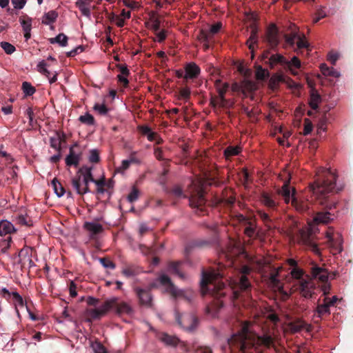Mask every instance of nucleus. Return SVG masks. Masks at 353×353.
I'll list each match as a JSON object with an SVG mask.
<instances>
[{
	"label": "nucleus",
	"instance_id": "a878e982",
	"mask_svg": "<svg viewBox=\"0 0 353 353\" xmlns=\"http://www.w3.org/2000/svg\"><path fill=\"white\" fill-rule=\"evenodd\" d=\"M17 230L10 221L7 220L0 221V236H5L15 232Z\"/></svg>",
	"mask_w": 353,
	"mask_h": 353
},
{
	"label": "nucleus",
	"instance_id": "bf43d9fd",
	"mask_svg": "<svg viewBox=\"0 0 353 353\" xmlns=\"http://www.w3.org/2000/svg\"><path fill=\"white\" fill-rule=\"evenodd\" d=\"M139 196V190L137 188L133 187L131 192L128 196V200L130 203H133L138 199Z\"/></svg>",
	"mask_w": 353,
	"mask_h": 353
},
{
	"label": "nucleus",
	"instance_id": "423d86ee",
	"mask_svg": "<svg viewBox=\"0 0 353 353\" xmlns=\"http://www.w3.org/2000/svg\"><path fill=\"white\" fill-rule=\"evenodd\" d=\"M252 269L248 265H243L241 268V274L238 281L233 283L232 286V295L234 299H238L241 293L248 292L251 289V283L248 278V275L250 274Z\"/></svg>",
	"mask_w": 353,
	"mask_h": 353
},
{
	"label": "nucleus",
	"instance_id": "5701e85b",
	"mask_svg": "<svg viewBox=\"0 0 353 353\" xmlns=\"http://www.w3.org/2000/svg\"><path fill=\"white\" fill-rule=\"evenodd\" d=\"M289 327L294 333L299 332L303 329H305L307 332L310 331V325L300 319L290 323Z\"/></svg>",
	"mask_w": 353,
	"mask_h": 353
},
{
	"label": "nucleus",
	"instance_id": "58836bf2",
	"mask_svg": "<svg viewBox=\"0 0 353 353\" xmlns=\"http://www.w3.org/2000/svg\"><path fill=\"white\" fill-rule=\"evenodd\" d=\"M32 21V19L28 15H24L19 17V22L22 26L23 32L31 31Z\"/></svg>",
	"mask_w": 353,
	"mask_h": 353
},
{
	"label": "nucleus",
	"instance_id": "37998d69",
	"mask_svg": "<svg viewBox=\"0 0 353 353\" xmlns=\"http://www.w3.org/2000/svg\"><path fill=\"white\" fill-rule=\"evenodd\" d=\"M254 90V84L250 81H244L239 88V90L246 96L248 92H250Z\"/></svg>",
	"mask_w": 353,
	"mask_h": 353
},
{
	"label": "nucleus",
	"instance_id": "393cba45",
	"mask_svg": "<svg viewBox=\"0 0 353 353\" xmlns=\"http://www.w3.org/2000/svg\"><path fill=\"white\" fill-rule=\"evenodd\" d=\"M287 59L280 54H272L268 60L265 61V64L268 65L271 69H273L277 64L285 65Z\"/></svg>",
	"mask_w": 353,
	"mask_h": 353
},
{
	"label": "nucleus",
	"instance_id": "864d4df0",
	"mask_svg": "<svg viewBox=\"0 0 353 353\" xmlns=\"http://www.w3.org/2000/svg\"><path fill=\"white\" fill-rule=\"evenodd\" d=\"M79 121L83 123H85L90 125L94 124V119L93 116L89 113L80 116Z\"/></svg>",
	"mask_w": 353,
	"mask_h": 353
},
{
	"label": "nucleus",
	"instance_id": "f3484780",
	"mask_svg": "<svg viewBox=\"0 0 353 353\" xmlns=\"http://www.w3.org/2000/svg\"><path fill=\"white\" fill-rule=\"evenodd\" d=\"M115 312L118 315H128L132 316L134 314V310L128 303L125 301H119V299L116 298V303L114 305Z\"/></svg>",
	"mask_w": 353,
	"mask_h": 353
},
{
	"label": "nucleus",
	"instance_id": "0eeeda50",
	"mask_svg": "<svg viewBox=\"0 0 353 353\" xmlns=\"http://www.w3.org/2000/svg\"><path fill=\"white\" fill-rule=\"evenodd\" d=\"M299 243L311 250L316 255L320 256L321 251L315 241L314 236L310 228H306L299 230L298 234Z\"/></svg>",
	"mask_w": 353,
	"mask_h": 353
},
{
	"label": "nucleus",
	"instance_id": "39448f33",
	"mask_svg": "<svg viewBox=\"0 0 353 353\" xmlns=\"http://www.w3.org/2000/svg\"><path fill=\"white\" fill-rule=\"evenodd\" d=\"M192 188L189 196V205L199 215H204L207 212V200L202 185L192 183Z\"/></svg>",
	"mask_w": 353,
	"mask_h": 353
},
{
	"label": "nucleus",
	"instance_id": "dca6fc26",
	"mask_svg": "<svg viewBox=\"0 0 353 353\" xmlns=\"http://www.w3.org/2000/svg\"><path fill=\"white\" fill-rule=\"evenodd\" d=\"M290 178H288L282 187L277 190L278 194L283 197L285 203L287 204L291 203L293 196H296L297 194L296 189L290 187Z\"/></svg>",
	"mask_w": 353,
	"mask_h": 353
},
{
	"label": "nucleus",
	"instance_id": "a211bd4d",
	"mask_svg": "<svg viewBox=\"0 0 353 353\" xmlns=\"http://www.w3.org/2000/svg\"><path fill=\"white\" fill-rule=\"evenodd\" d=\"M83 227L89 232L90 239L92 240L97 239V235L103 231V225L96 222H85Z\"/></svg>",
	"mask_w": 353,
	"mask_h": 353
},
{
	"label": "nucleus",
	"instance_id": "a19ab883",
	"mask_svg": "<svg viewBox=\"0 0 353 353\" xmlns=\"http://www.w3.org/2000/svg\"><path fill=\"white\" fill-rule=\"evenodd\" d=\"M58 17V14L54 10H50L43 16L42 23L48 25L54 23Z\"/></svg>",
	"mask_w": 353,
	"mask_h": 353
},
{
	"label": "nucleus",
	"instance_id": "412c9836",
	"mask_svg": "<svg viewBox=\"0 0 353 353\" xmlns=\"http://www.w3.org/2000/svg\"><path fill=\"white\" fill-rule=\"evenodd\" d=\"M266 39L270 46L273 48L278 46L279 43L278 37V31L274 25H272L268 30Z\"/></svg>",
	"mask_w": 353,
	"mask_h": 353
},
{
	"label": "nucleus",
	"instance_id": "a18cd8bd",
	"mask_svg": "<svg viewBox=\"0 0 353 353\" xmlns=\"http://www.w3.org/2000/svg\"><path fill=\"white\" fill-rule=\"evenodd\" d=\"M16 221L17 223L21 225L30 226L32 225L30 218L26 214H18L16 217Z\"/></svg>",
	"mask_w": 353,
	"mask_h": 353
},
{
	"label": "nucleus",
	"instance_id": "774afa93",
	"mask_svg": "<svg viewBox=\"0 0 353 353\" xmlns=\"http://www.w3.org/2000/svg\"><path fill=\"white\" fill-rule=\"evenodd\" d=\"M94 353H108L105 347L100 343H95L92 345Z\"/></svg>",
	"mask_w": 353,
	"mask_h": 353
},
{
	"label": "nucleus",
	"instance_id": "4468645a",
	"mask_svg": "<svg viewBox=\"0 0 353 353\" xmlns=\"http://www.w3.org/2000/svg\"><path fill=\"white\" fill-rule=\"evenodd\" d=\"M291 205L299 213L307 212L310 210V202L302 194H297L293 196L291 201Z\"/></svg>",
	"mask_w": 353,
	"mask_h": 353
},
{
	"label": "nucleus",
	"instance_id": "7c9ffc66",
	"mask_svg": "<svg viewBox=\"0 0 353 353\" xmlns=\"http://www.w3.org/2000/svg\"><path fill=\"white\" fill-rule=\"evenodd\" d=\"M327 237L330 245L339 252H341L343 250L341 236L338 235L337 239H334L332 235L327 234Z\"/></svg>",
	"mask_w": 353,
	"mask_h": 353
},
{
	"label": "nucleus",
	"instance_id": "052dcab7",
	"mask_svg": "<svg viewBox=\"0 0 353 353\" xmlns=\"http://www.w3.org/2000/svg\"><path fill=\"white\" fill-rule=\"evenodd\" d=\"M114 185V181L112 179H109L108 181L105 180V187L108 192V200H110L112 196V194L113 192Z\"/></svg>",
	"mask_w": 353,
	"mask_h": 353
},
{
	"label": "nucleus",
	"instance_id": "680f3d73",
	"mask_svg": "<svg viewBox=\"0 0 353 353\" xmlns=\"http://www.w3.org/2000/svg\"><path fill=\"white\" fill-rule=\"evenodd\" d=\"M244 233L250 238L255 237L256 236V226H245Z\"/></svg>",
	"mask_w": 353,
	"mask_h": 353
},
{
	"label": "nucleus",
	"instance_id": "8fccbe9b",
	"mask_svg": "<svg viewBox=\"0 0 353 353\" xmlns=\"http://www.w3.org/2000/svg\"><path fill=\"white\" fill-rule=\"evenodd\" d=\"M22 89L25 94L28 96L32 95L36 91L35 88L30 83L26 81L23 83Z\"/></svg>",
	"mask_w": 353,
	"mask_h": 353
},
{
	"label": "nucleus",
	"instance_id": "3c124183",
	"mask_svg": "<svg viewBox=\"0 0 353 353\" xmlns=\"http://www.w3.org/2000/svg\"><path fill=\"white\" fill-rule=\"evenodd\" d=\"M89 161L92 163H97L100 161L99 152L97 149H93L90 151L88 157Z\"/></svg>",
	"mask_w": 353,
	"mask_h": 353
},
{
	"label": "nucleus",
	"instance_id": "72a5a7b5",
	"mask_svg": "<svg viewBox=\"0 0 353 353\" xmlns=\"http://www.w3.org/2000/svg\"><path fill=\"white\" fill-rule=\"evenodd\" d=\"M116 303V297L106 300L99 308L101 314L105 315L110 309L114 308Z\"/></svg>",
	"mask_w": 353,
	"mask_h": 353
},
{
	"label": "nucleus",
	"instance_id": "f8f14e48",
	"mask_svg": "<svg viewBox=\"0 0 353 353\" xmlns=\"http://www.w3.org/2000/svg\"><path fill=\"white\" fill-rule=\"evenodd\" d=\"M168 293L170 294L174 298L181 299L189 303L192 302L196 296L195 292L192 290H181L177 288L175 285H171V287L168 289Z\"/></svg>",
	"mask_w": 353,
	"mask_h": 353
},
{
	"label": "nucleus",
	"instance_id": "9d476101",
	"mask_svg": "<svg viewBox=\"0 0 353 353\" xmlns=\"http://www.w3.org/2000/svg\"><path fill=\"white\" fill-rule=\"evenodd\" d=\"M279 274L278 270H272L268 277V284L272 290L281 294L282 300L285 301L290 297V294L284 290L283 283L279 279Z\"/></svg>",
	"mask_w": 353,
	"mask_h": 353
},
{
	"label": "nucleus",
	"instance_id": "f257e3e1",
	"mask_svg": "<svg viewBox=\"0 0 353 353\" xmlns=\"http://www.w3.org/2000/svg\"><path fill=\"white\" fill-rule=\"evenodd\" d=\"M336 174L331 169L320 168L313 183L310 185L314 205L325 210L314 216V221L317 224H326L333 220V214L329 210L336 208L337 200L334 194L341 190L336 187Z\"/></svg>",
	"mask_w": 353,
	"mask_h": 353
},
{
	"label": "nucleus",
	"instance_id": "79ce46f5",
	"mask_svg": "<svg viewBox=\"0 0 353 353\" xmlns=\"http://www.w3.org/2000/svg\"><path fill=\"white\" fill-rule=\"evenodd\" d=\"M285 65H288L292 72V74L296 75L297 74L296 72H295L292 67H294L296 69H299L301 67V61L299 59L296 57H292L291 61H288L285 63Z\"/></svg>",
	"mask_w": 353,
	"mask_h": 353
},
{
	"label": "nucleus",
	"instance_id": "69168bd1",
	"mask_svg": "<svg viewBox=\"0 0 353 353\" xmlns=\"http://www.w3.org/2000/svg\"><path fill=\"white\" fill-rule=\"evenodd\" d=\"M100 262L103 265V266L106 268H110V269L113 270L116 267L115 264L111 260H110L109 259H107V258L100 259Z\"/></svg>",
	"mask_w": 353,
	"mask_h": 353
},
{
	"label": "nucleus",
	"instance_id": "f704fd0d",
	"mask_svg": "<svg viewBox=\"0 0 353 353\" xmlns=\"http://www.w3.org/2000/svg\"><path fill=\"white\" fill-rule=\"evenodd\" d=\"M68 40V37L65 35L63 33H60L57 37L49 39V41L50 43H58L59 44V46L62 47H65L67 46Z\"/></svg>",
	"mask_w": 353,
	"mask_h": 353
},
{
	"label": "nucleus",
	"instance_id": "09e8293b",
	"mask_svg": "<svg viewBox=\"0 0 353 353\" xmlns=\"http://www.w3.org/2000/svg\"><path fill=\"white\" fill-rule=\"evenodd\" d=\"M0 46L7 54H12L16 51V48L11 43L7 41H1Z\"/></svg>",
	"mask_w": 353,
	"mask_h": 353
},
{
	"label": "nucleus",
	"instance_id": "ddd939ff",
	"mask_svg": "<svg viewBox=\"0 0 353 353\" xmlns=\"http://www.w3.org/2000/svg\"><path fill=\"white\" fill-rule=\"evenodd\" d=\"M134 291L139 299L140 305L150 308L152 307V296L149 289L136 287Z\"/></svg>",
	"mask_w": 353,
	"mask_h": 353
},
{
	"label": "nucleus",
	"instance_id": "13d9d810",
	"mask_svg": "<svg viewBox=\"0 0 353 353\" xmlns=\"http://www.w3.org/2000/svg\"><path fill=\"white\" fill-rule=\"evenodd\" d=\"M159 281L160 283L163 285H168L166 290L168 292V289L171 287V285H174L172 282L171 281L170 278L165 275L163 274L159 277Z\"/></svg>",
	"mask_w": 353,
	"mask_h": 353
},
{
	"label": "nucleus",
	"instance_id": "49530a36",
	"mask_svg": "<svg viewBox=\"0 0 353 353\" xmlns=\"http://www.w3.org/2000/svg\"><path fill=\"white\" fill-rule=\"evenodd\" d=\"M320 69L322 74L325 76L337 77L338 73L332 68H330L325 63H322L320 65Z\"/></svg>",
	"mask_w": 353,
	"mask_h": 353
},
{
	"label": "nucleus",
	"instance_id": "bb28decb",
	"mask_svg": "<svg viewBox=\"0 0 353 353\" xmlns=\"http://www.w3.org/2000/svg\"><path fill=\"white\" fill-rule=\"evenodd\" d=\"M321 101V95L318 93L316 89H312L310 92V97L309 101V105L310 108L316 110L319 108V104Z\"/></svg>",
	"mask_w": 353,
	"mask_h": 353
},
{
	"label": "nucleus",
	"instance_id": "4d7b16f0",
	"mask_svg": "<svg viewBox=\"0 0 353 353\" xmlns=\"http://www.w3.org/2000/svg\"><path fill=\"white\" fill-rule=\"evenodd\" d=\"M94 110L99 112L101 115H106L109 111V109L105 104L96 103L94 105Z\"/></svg>",
	"mask_w": 353,
	"mask_h": 353
},
{
	"label": "nucleus",
	"instance_id": "4c0bfd02",
	"mask_svg": "<svg viewBox=\"0 0 353 353\" xmlns=\"http://www.w3.org/2000/svg\"><path fill=\"white\" fill-rule=\"evenodd\" d=\"M51 183H52V185L54 190V192L59 197L62 196L65 194V188H63L62 184L57 180V178H54L52 181Z\"/></svg>",
	"mask_w": 353,
	"mask_h": 353
},
{
	"label": "nucleus",
	"instance_id": "de8ad7c7",
	"mask_svg": "<svg viewBox=\"0 0 353 353\" xmlns=\"http://www.w3.org/2000/svg\"><path fill=\"white\" fill-rule=\"evenodd\" d=\"M86 314L88 317L92 320L99 319L101 316H103L100 312V310L98 308L88 309L86 310Z\"/></svg>",
	"mask_w": 353,
	"mask_h": 353
},
{
	"label": "nucleus",
	"instance_id": "e2e57ef3",
	"mask_svg": "<svg viewBox=\"0 0 353 353\" xmlns=\"http://www.w3.org/2000/svg\"><path fill=\"white\" fill-rule=\"evenodd\" d=\"M199 37L202 42L209 43L210 40L212 39V35L209 32L201 30L199 33Z\"/></svg>",
	"mask_w": 353,
	"mask_h": 353
},
{
	"label": "nucleus",
	"instance_id": "9b49d317",
	"mask_svg": "<svg viewBox=\"0 0 353 353\" xmlns=\"http://www.w3.org/2000/svg\"><path fill=\"white\" fill-rule=\"evenodd\" d=\"M176 321L181 327L188 331L194 330L199 324L198 318L193 314H188L182 316L179 313H176Z\"/></svg>",
	"mask_w": 353,
	"mask_h": 353
},
{
	"label": "nucleus",
	"instance_id": "f03ea898",
	"mask_svg": "<svg viewBox=\"0 0 353 353\" xmlns=\"http://www.w3.org/2000/svg\"><path fill=\"white\" fill-rule=\"evenodd\" d=\"M201 280V290L203 295L210 294L214 301L211 305H207L205 313L212 318L216 317L219 310L223 306L222 298L225 297L230 290L221 281L223 275L219 271L210 269L203 270Z\"/></svg>",
	"mask_w": 353,
	"mask_h": 353
},
{
	"label": "nucleus",
	"instance_id": "7ed1b4c3",
	"mask_svg": "<svg viewBox=\"0 0 353 353\" xmlns=\"http://www.w3.org/2000/svg\"><path fill=\"white\" fill-rule=\"evenodd\" d=\"M256 342L268 348L274 346V338L269 332L256 336L250 331L249 324L244 322L241 330L228 340V346L230 353H245L252 348Z\"/></svg>",
	"mask_w": 353,
	"mask_h": 353
},
{
	"label": "nucleus",
	"instance_id": "e433bc0d",
	"mask_svg": "<svg viewBox=\"0 0 353 353\" xmlns=\"http://www.w3.org/2000/svg\"><path fill=\"white\" fill-rule=\"evenodd\" d=\"M292 277L296 280H297L296 283L300 282V280H305L307 279V275L305 278H304L305 271L299 267H295V268H292L290 272Z\"/></svg>",
	"mask_w": 353,
	"mask_h": 353
},
{
	"label": "nucleus",
	"instance_id": "cd10ccee",
	"mask_svg": "<svg viewBox=\"0 0 353 353\" xmlns=\"http://www.w3.org/2000/svg\"><path fill=\"white\" fill-rule=\"evenodd\" d=\"M210 105L215 108L217 106H219L221 108H229L230 107V101L225 99V97H223V99L221 97H212L210 99Z\"/></svg>",
	"mask_w": 353,
	"mask_h": 353
},
{
	"label": "nucleus",
	"instance_id": "c85d7f7f",
	"mask_svg": "<svg viewBox=\"0 0 353 353\" xmlns=\"http://www.w3.org/2000/svg\"><path fill=\"white\" fill-rule=\"evenodd\" d=\"M208 244V241H202V240H196L192 242L188 243L185 248V254L188 257L191 252L195 248H201L205 245Z\"/></svg>",
	"mask_w": 353,
	"mask_h": 353
},
{
	"label": "nucleus",
	"instance_id": "c03bdc74",
	"mask_svg": "<svg viewBox=\"0 0 353 353\" xmlns=\"http://www.w3.org/2000/svg\"><path fill=\"white\" fill-rule=\"evenodd\" d=\"M215 85L218 92L219 95L217 97H225V94L229 88V84L227 83L221 85V81L216 80L215 82Z\"/></svg>",
	"mask_w": 353,
	"mask_h": 353
},
{
	"label": "nucleus",
	"instance_id": "20e7f679",
	"mask_svg": "<svg viewBox=\"0 0 353 353\" xmlns=\"http://www.w3.org/2000/svg\"><path fill=\"white\" fill-rule=\"evenodd\" d=\"M92 170V167L83 165L78 170L75 176L72 178V186L78 194L83 195L90 192L89 183L94 181Z\"/></svg>",
	"mask_w": 353,
	"mask_h": 353
},
{
	"label": "nucleus",
	"instance_id": "473e14b6",
	"mask_svg": "<svg viewBox=\"0 0 353 353\" xmlns=\"http://www.w3.org/2000/svg\"><path fill=\"white\" fill-rule=\"evenodd\" d=\"M257 214L260 217V219L263 221L264 224L268 228H271L272 227V219H271V216H272V213H267L263 210H257Z\"/></svg>",
	"mask_w": 353,
	"mask_h": 353
},
{
	"label": "nucleus",
	"instance_id": "5fc2aeb1",
	"mask_svg": "<svg viewBox=\"0 0 353 353\" xmlns=\"http://www.w3.org/2000/svg\"><path fill=\"white\" fill-rule=\"evenodd\" d=\"M76 5L79 8L83 15L86 17H89L90 15V10L88 7L85 6V1H77L76 3Z\"/></svg>",
	"mask_w": 353,
	"mask_h": 353
},
{
	"label": "nucleus",
	"instance_id": "1a4fd4ad",
	"mask_svg": "<svg viewBox=\"0 0 353 353\" xmlns=\"http://www.w3.org/2000/svg\"><path fill=\"white\" fill-rule=\"evenodd\" d=\"M310 273L313 279H319L324 283L322 286V291L323 292L324 295H327L330 290V285L327 283V270L318 266L316 264H313L310 269Z\"/></svg>",
	"mask_w": 353,
	"mask_h": 353
},
{
	"label": "nucleus",
	"instance_id": "b1692460",
	"mask_svg": "<svg viewBox=\"0 0 353 353\" xmlns=\"http://www.w3.org/2000/svg\"><path fill=\"white\" fill-rule=\"evenodd\" d=\"M77 145V144L76 143L70 148L69 154L65 158V164L68 166L74 165L77 168L79 165L80 155L76 154L73 149V148Z\"/></svg>",
	"mask_w": 353,
	"mask_h": 353
},
{
	"label": "nucleus",
	"instance_id": "ea45409f",
	"mask_svg": "<svg viewBox=\"0 0 353 353\" xmlns=\"http://www.w3.org/2000/svg\"><path fill=\"white\" fill-rule=\"evenodd\" d=\"M257 42V30L254 28L251 31L250 36L248 39L246 44L248 46V48L252 52L254 48V44Z\"/></svg>",
	"mask_w": 353,
	"mask_h": 353
},
{
	"label": "nucleus",
	"instance_id": "aec40b11",
	"mask_svg": "<svg viewBox=\"0 0 353 353\" xmlns=\"http://www.w3.org/2000/svg\"><path fill=\"white\" fill-rule=\"evenodd\" d=\"M157 339L167 346L175 347L179 343L180 340L175 336L170 335L165 332H159Z\"/></svg>",
	"mask_w": 353,
	"mask_h": 353
},
{
	"label": "nucleus",
	"instance_id": "338daca9",
	"mask_svg": "<svg viewBox=\"0 0 353 353\" xmlns=\"http://www.w3.org/2000/svg\"><path fill=\"white\" fill-rule=\"evenodd\" d=\"M134 160L132 158H131L130 160L122 161L121 165L117 168V171L118 172H123L129 168L131 162H132Z\"/></svg>",
	"mask_w": 353,
	"mask_h": 353
},
{
	"label": "nucleus",
	"instance_id": "0e129e2a",
	"mask_svg": "<svg viewBox=\"0 0 353 353\" xmlns=\"http://www.w3.org/2000/svg\"><path fill=\"white\" fill-rule=\"evenodd\" d=\"M269 75V72L267 70L263 68L261 66H259L256 69V77L259 79H264Z\"/></svg>",
	"mask_w": 353,
	"mask_h": 353
},
{
	"label": "nucleus",
	"instance_id": "2f4dec72",
	"mask_svg": "<svg viewBox=\"0 0 353 353\" xmlns=\"http://www.w3.org/2000/svg\"><path fill=\"white\" fill-rule=\"evenodd\" d=\"M180 264L181 263L178 261L170 262L168 265V270L172 274L177 275L181 279H185L186 278L185 275L179 270Z\"/></svg>",
	"mask_w": 353,
	"mask_h": 353
},
{
	"label": "nucleus",
	"instance_id": "2eb2a0df",
	"mask_svg": "<svg viewBox=\"0 0 353 353\" xmlns=\"http://www.w3.org/2000/svg\"><path fill=\"white\" fill-rule=\"evenodd\" d=\"M260 201L268 209L270 213L277 211L279 202L276 200L275 196L266 192H263L260 196Z\"/></svg>",
	"mask_w": 353,
	"mask_h": 353
},
{
	"label": "nucleus",
	"instance_id": "c756f323",
	"mask_svg": "<svg viewBox=\"0 0 353 353\" xmlns=\"http://www.w3.org/2000/svg\"><path fill=\"white\" fill-rule=\"evenodd\" d=\"M141 272V270L139 267L130 265L124 268L122 270V274L126 277H132L138 275Z\"/></svg>",
	"mask_w": 353,
	"mask_h": 353
},
{
	"label": "nucleus",
	"instance_id": "4be33fe9",
	"mask_svg": "<svg viewBox=\"0 0 353 353\" xmlns=\"http://www.w3.org/2000/svg\"><path fill=\"white\" fill-rule=\"evenodd\" d=\"M330 306L327 304V303L323 300L322 303H318L314 310V316L321 319H323L324 317L330 314Z\"/></svg>",
	"mask_w": 353,
	"mask_h": 353
},
{
	"label": "nucleus",
	"instance_id": "6e6552de",
	"mask_svg": "<svg viewBox=\"0 0 353 353\" xmlns=\"http://www.w3.org/2000/svg\"><path fill=\"white\" fill-rule=\"evenodd\" d=\"M294 286L301 296L305 299H312L315 294L316 284L308 275H307V279L300 280V282L296 283Z\"/></svg>",
	"mask_w": 353,
	"mask_h": 353
},
{
	"label": "nucleus",
	"instance_id": "6e6d98bb",
	"mask_svg": "<svg viewBox=\"0 0 353 353\" xmlns=\"http://www.w3.org/2000/svg\"><path fill=\"white\" fill-rule=\"evenodd\" d=\"M297 39L298 41L296 42V45L299 49L306 48L307 50H310V44L305 40V37L304 35H303V37L298 36Z\"/></svg>",
	"mask_w": 353,
	"mask_h": 353
},
{
	"label": "nucleus",
	"instance_id": "c9c22d12",
	"mask_svg": "<svg viewBox=\"0 0 353 353\" xmlns=\"http://www.w3.org/2000/svg\"><path fill=\"white\" fill-rule=\"evenodd\" d=\"M241 152V148L239 146L230 145L227 147L224 150V157L226 159H230L234 156L238 155Z\"/></svg>",
	"mask_w": 353,
	"mask_h": 353
},
{
	"label": "nucleus",
	"instance_id": "603ef678",
	"mask_svg": "<svg viewBox=\"0 0 353 353\" xmlns=\"http://www.w3.org/2000/svg\"><path fill=\"white\" fill-rule=\"evenodd\" d=\"M190 89L188 87L181 88L179 91V99L187 101L190 99Z\"/></svg>",
	"mask_w": 353,
	"mask_h": 353
},
{
	"label": "nucleus",
	"instance_id": "6ab92c4d",
	"mask_svg": "<svg viewBox=\"0 0 353 353\" xmlns=\"http://www.w3.org/2000/svg\"><path fill=\"white\" fill-rule=\"evenodd\" d=\"M184 79H196L201 73L200 68L194 62H190L185 66Z\"/></svg>",
	"mask_w": 353,
	"mask_h": 353
}]
</instances>
